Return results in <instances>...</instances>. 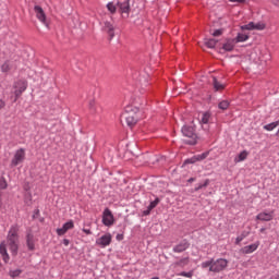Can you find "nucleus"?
I'll return each mask as SVG.
<instances>
[{"label": "nucleus", "instance_id": "f257e3e1", "mask_svg": "<svg viewBox=\"0 0 279 279\" xmlns=\"http://www.w3.org/2000/svg\"><path fill=\"white\" fill-rule=\"evenodd\" d=\"M19 227L17 226H13L11 227L8 238H7V242L3 241L0 244V254L2 256V260H4V263H10V255L8 254V247L12 254V256H16V254H19Z\"/></svg>", "mask_w": 279, "mask_h": 279}, {"label": "nucleus", "instance_id": "f03ea898", "mask_svg": "<svg viewBox=\"0 0 279 279\" xmlns=\"http://www.w3.org/2000/svg\"><path fill=\"white\" fill-rule=\"evenodd\" d=\"M228 259L226 258H210L201 264L202 269H208L211 274H221L228 268Z\"/></svg>", "mask_w": 279, "mask_h": 279}, {"label": "nucleus", "instance_id": "7ed1b4c3", "mask_svg": "<svg viewBox=\"0 0 279 279\" xmlns=\"http://www.w3.org/2000/svg\"><path fill=\"white\" fill-rule=\"evenodd\" d=\"M138 112L140 110L137 107L129 105L125 107L121 119H124L126 121V125H129V128H133V125H136V123H138Z\"/></svg>", "mask_w": 279, "mask_h": 279}, {"label": "nucleus", "instance_id": "20e7f679", "mask_svg": "<svg viewBox=\"0 0 279 279\" xmlns=\"http://www.w3.org/2000/svg\"><path fill=\"white\" fill-rule=\"evenodd\" d=\"M181 132L183 136L190 138V141H187L189 145H195V143H197V134H195V129L193 126L185 125L181 129Z\"/></svg>", "mask_w": 279, "mask_h": 279}, {"label": "nucleus", "instance_id": "39448f33", "mask_svg": "<svg viewBox=\"0 0 279 279\" xmlns=\"http://www.w3.org/2000/svg\"><path fill=\"white\" fill-rule=\"evenodd\" d=\"M15 100L27 90V81L19 80L13 84Z\"/></svg>", "mask_w": 279, "mask_h": 279}, {"label": "nucleus", "instance_id": "423d86ee", "mask_svg": "<svg viewBox=\"0 0 279 279\" xmlns=\"http://www.w3.org/2000/svg\"><path fill=\"white\" fill-rule=\"evenodd\" d=\"M25 161V148H20L14 153V156L11 160V167H19L22 162Z\"/></svg>", "mask_w": 279, "mask_h": 279}, {"label": "nucleus", "instance_id": "0eeeda50", "mask_svg": "<svg viewBox=\"0 0 279 279\" xmlns=\"http://www.w3.org/2000/svg\"><path fill=\"white\" fill-rule=\"evenodd\" d=\"M265 23L263 22H250L248 24L242 25L241 29L244 32L246 29L247 32H263L265 29Z\"/></svg>", "mask_w": 279, "mask_h": 279}, {"label": "nucleus", "instance_id": "6e6552de", "mask_svg": "<svg viewBox=\"0 0 279 279\" xmlns=\"http://www.w3.org/2000/svg\"><path fill=\"white\" fill-rule=\"evenodd\" d=\"M34 11L38 21H40L45 27L49 28V22H47V15L45 14L43 8L40 5H35Z\"/></svg>", "mask_w": 279, "mask_h": 279}, {"label": "nucleus", "instance_id": "1a4fd4ad", "mask_svg": "<svg viewBox=\"0 0 279 279\" xmlns=\"http://www.w3.org/2000/svg\"><path fill=\"white\" fill-rule=\"evenodd\" d=\"M102 223L104 226H107V228L114 225V215H112V211H110L108 208H106L102 213Z\"/></svg>", "mask_w": 279, "mask_h": 279}, {"label": "nucleus", "instance_id": "9d476101", "mask_svg": "<svg viewBox=\"0 0 279 279\" xmlns=\"http://www.w3.org/2000/svg\"><path fill=\"white\" fill-rule=\"evenodd\" d=\"M112 243V234L106 233L96 240V245L99 247H108Z\"/></svg>", "mask_w": 279, "mask_h": 279}, {"label": "nucleus", "instance_id": "9b49d317", "mask_svg": "<svg viewBox=\"0 0 279 279\" xmlns=\"http://www.w3.org/2000/svg\"><path fill=\"white\" fill-rule=\"evenodd\" d=\"M119 12H121L123 19L130 16V0H124L123 2H118Z\"/></svg>", "mask_w": 279, "mask_h": 279}, {"label": "nucleus", "instance_id": "f8f14e48", "mask_svg": "<svg viewBox=\"0 0 279 279\" xmlns=\"http://www.w3.org/2000/svg\"><path fill=\"white\" fill-rule=\"evenodd\" d=\"M73 228H75V223L73 222V220H70V221L65 222L62 226V228L57 229V234H58V236H64V234H66V232H69V230H73Z\"/></svg>", "mask_w": 279, "mask_h": 279}, {"label": "nucleus", "instance_id": "ddd939ff", "mask_svg": "<svg viewBox=\"0 0 279 279\" xmlns=\"http://www.w3.org/2000/svg\"><path fill=\"white\" fill-rule=\"evenodd\" d=\"M269 60H271V54L267 50L262 52L258 59H254V61L260 64V66H267V62H269Z\"/></svg>", "mask_w": 279, "mask_h": 279}, {"label": "nucleus", "instance_id": "4468645a", "mask_svg": "<svg viewBox=\"0 0 279 279\" xmlns=\"http://www.w3.org/2000/svg\"><path fill=\"white\" fill-rule=\"evenodd\" d=\"M259 245H260V242L258 241L251 245H246L242 247V254H254V252L258 250Z\"/></svg>", "mask_w": 279, "mask_h": 279}, {"label": "nucleus", "instance_id": "2eb2a0df", "mask_svg": "<svg viewBox=\"0 0 279 279\" xmlns=\"http://www.w3.org/2000/svg\"><path fill=\"white\" fill-rule=\"evenodd\" d=\"M258 221H271L274 219V211H262L256 216Z\"/></svg>", "mask_w": 279, "mask_h": 279}, {"label": "nucleus", "instance_id": "dca6fc26", "mask_svg": "<svg viewBox=\"0 0 279 279\" xmlns=\"http://www.w3.org/2000/svg\"><path fill=\"white\" fill-rule=\"evenodd\" d=\"M191 244H189V242H186V240H183L182 242H180L178 245H175L173 247V252L177 254H180L182 252H186V250H189Z\"/></svg>", "mask_w": 279, "mask_h": 279}, {"label": "nucleus", "instance_id": "f3484780", "mask_svg": "<svg viewBox=\"0 0 279 279\" xmlns=\"http://www.w3.org/2000/svg\"><path fill=\"white\" fill-rule=\"evenodd\" d=\"M235 45H236V41L234 40V38L227 39L226 43L222 45V49L223 51H232Z\"/></svg>", "mask_w": 279, "mask_h": 279}, {"label": "nucleus", "instance_id": "a211bd4d", "mask_svg": "<svg viewBox=\"0 0 279 279\" xmlns=\"http://www.w3.org/2000/svg\"><path fill=\"white\" fill-rule=\"evenodd\" d=\"M104 29L105 32H107V34H109L110 38H114V26L112 25V23L105 22Z\"/></svg>", "mask_w": 279, "mask_h": 279}, {"label": "nucleus", "instance_id": "6ab92c4d", "mask_svg": "<svg viewBox=\"0 0 279 279\" xmlns=\"http://www.w3.org/2000/svg\"><path fill=\"white\" fill-rule=\"evenodd\" d=\"M233 40L235 41V44L245 43L250 40V35H247L246 33H238L236 37L233 38Z\"/></svg>", "mask_w": 279, "mask_h": 279}, {"label": "nucleus", "instance_id": "aec40b11", "mask_svg": "<svg viewBox=\"0 0 279 279\" xmlns=\"http://www.w3.org/2000/svg\"><path fill=\"white\" fill-rule=\"evenodd\" d=\"M248 156L247 150H243L241 151L235 158H234V162H243V160H246Z\"/></svg>", "mask_w": 279, "mask_h": 279}, {"label": "nucleus", "instance_id": "412c9836", "mask_svg": "<svg viewBox=\"0 0 279 279\" xmlns=\"http://www.w3.org/2000/svg\"><path fill=\"white\" fill-rule=\"evenodd\" d=\"M213 84H214L215 90H223V88H226V84L218 82L217 77L213 78Z\"/></svg>", "mask_w": 279, "mask_h": 279}, {"label": "nucleus", "instance_id": "4be33fe9", "mask_svg": "<svg viewBox=\"0 0 279 279\" xmlns=\"http://www.w3.org/2000/svg\"><path fill=\"white\" fill-rule=\"evenodd\" d=\"M209 122H210V113L209 112H204L201 117L202 125H208Z\"/></svg>", "mask_w": 279, "mask_h": 279}, {"label": "nucleus", "instance_id": "5701e85b", "mask_svg": "<svg viewBox=\"0 0 279 279\" xmlns=\"http://www.w3.org/2000/svg\"><path fill=\"white\" fill-rule=\"evenodd\" d=\"M278 125H279V120L264 125V130H266L267 132H274V130H276V128H278Z\"/></svg>", "mask_w": 279, "mask_h": 279}, {"label": "nucleus", "instance_id": "b1692460", "mask_svg": "<svg viewBox=\"0 0 279 279\" xmlns=\"http://www.w3.org/2000/svg\"><path fill=\"white\" fill-rule=\"evenodd\" d=\"M26 243H27L28 250H34L35 248L34 235L33 234H27Z\"/></svg>", "mask_w": 279, "mask_h": 279}, {"label": "nucleus", "instance_id": "393cba45", "mask_svg": "<svg viewBox=\"0 0 279 279\" xmlns=\"http://www.w3.org/2000/svg\"><path fill=\"white\" fill-rule=\"evenodd\" d=\"M206 47H208V49H215V47H217V40L216 39H207L205 41Z\"/></svg>", "mask_w": 279, "mask_h": 279}, {"label": "nucleus", "instance_id": "a878e982", "mask_svg": "<svg viewBox=\"0 0 279 279\" xmlns=\"http://www.w3.org/2000/svg\"><path fill=\"white\" fill-rule=\"evenodd\" d=\"M229 106H230V102L228 100H222L219 102L218 108L220 110H228Z\"/></svg>", "mask_w": 279, "mask_h": 279}, {"label": "nucleus", "instance_id": "bb28decb", "mask_svg": "<svg viewBox=\"0 0 279 279\" xmlns=\"http://www.w3.org/2000/svg\"><path fill=\"white\" fill-rule=\"evenodd\" d=\"M21 274H23V270L15 269V270H10L9 276L11 278H19V276H21Z\"/></svg>", "mask_w": 279, "mask_h": 279}, {"label": "nucleus", "instance_id": "cd10ccee", "mask_svg": "<svg viewBox=\"0 0 279 279\" xmlns=\"http://www.w3.org/2000/svg\"><path fill=\"white\" fill-rule=\"evenodd\" d=\"M107 10H108L109 12H111V14H114V13L117 12V5H114L113 2H109V3L107 4Z\"/></svg>", "mask_w": 279, "mask_h": 279}, {"label": "nucleus", "instance_id": "c85d7f7f", "mask_svg": "<svg viewBox=\"0 0 279 279\" xmlns=\"http://www.w3.org/2000/svg\"><path fill=\"white\" fill-rule=\"evenodd\" d=\"M158 204H160V198H155V201L150 202V204L148 205L149 210H154V208H156V206H158Z\"/></svg>", "mask_w": 279, "mask_h": 279}, {"label": "nucleus", "instance_id": "c756f323", "mask_svg": "<svg viewBox=\"0 0 279 279\" xmlns=\"http://www.w3.org/2000/svg\"><path fill=\"white\" fill-rule=\"evenodd\" d=\"M178 276H181L182 278H193V270L190 271H181L178 274Z\"/></svg>", "mask_w": 279, "mask_h": 279}, {"label": "nucleus", "instance_id": "7c9ffc66", "mask_svg": "<svg viewBox=\"0 0 279 279\" xmlns=\"http://www.w3.org/2000/svg\"><path fill=\"white\" fill-rule=\"evenodd\" d=\"M149 76H140L138 78V83L141 84V86H147Z\"/></svg>", "mask_w": 279, "mask_h": 279}, {"label": "nucleus", "instance_id": "2f4dec72", "mask_svg": "<svg viewBox=\"0 0 279 279\" xmlns=\"http://www.w3.org/2000/svg\"><path fill=\"white\" fill-rule=\"evenodd\" d=\"M195 162H198L197 155L189 159H185L184 165H195Z\"/></svg>", "mask_w": 279, "mask_h": 279}, {"label": "nucleus", "instance_id": "473e14b6", "mask_svg": "<svg viewBox=\"0 0 279 279\" xmlns=\"http://www.w3.org/2000/svg\"><path fill=\"white\" fill-rule=\"evenodd\" d=\"M1 71L3 73H8L10 71V63L9 62H4L1 66Z\"/></svg>", "mask_w": 279, "mask_h": 279}, {"label": "nucleus", "instance_id": "72a5a7b5", "mask_svg": "<svg viewBox=\"0 0 279 279\" xmlns=\"http://www.w3.org/2000/svg\"><path fill=\"white\" fill-rule=\"evenodd\" d=\"M206 158H208V153H203L201 155H196V159L199 161L202 160H206Z\"/></svg>", "mask_w": 279, "mask_h": 279}, {"label": "nucleus", "instance_id": "f704fd0d", "mask_svg": "<svg viewBox=\"0 0 279 279\" xmlns=\"http://www.w3.org/2000/svg\"><path fill=\"white\" fill-rule=\"evenodd\" d=\"M179 266L184 267L185 265H189V257L182 258L179 263Z\"/></svg>", "mask_w": 279, "mask_h": 279}, {"label": "nucleus", "instance_id": "c9c22d12", "mask_svg": "<svg viewBox=\"0 0 279 279\" xmlns=\"http://www.w3.org/2000/svg\"><path fill=\"white\" fill-rule=\"evenodd\" d=\"M0 189H8V182H5V179H0Z\"/></svg>", "mask_w": 279, "mask_h": 279}, {"label": "nucleus", "instance_id": "e433bc0d", "mask_svg": "<svg viewBox=\"0 0 279 279\" xmlns=\"http://www.w3.org/2000/svg\"><path fill=\"white\" fill-rule=\"evenodd\" d=\"M223 34V29H216L215 32L211 33V36H221Z\"/></svg>", "mask_w": 279, "mask_h": 279}, {"label": "nucleus", "instance_id": "4c0bfd02", "mask_svg": "<svg viewBox=\"0 0 279 279\" xmlns=\"http://www.w3.org/2000/svg\"><path fill=\"white\" fill-rule=\"evenodd\" d=\"M88 106H89V109H92L93 112H95V110H96V109H95V99L89 100Z\"/></svg>", "mask_w": 279, "mask_h": 279}, {"label": "nucleus", "instance_id": "58836bf2", "mask_svg": "<svg viewBox=\"0 0 279 279\" xmlns=\"http://www.w3.org/2000/svg\"><path fill=\"white\" fill-rule=\"evenodd\" d=\"M243 239H245V235H239V236L235 239V245H239V243H241V241H243Z\"/></svg>", "mask_w": 279, "mask_h": 279}, {"label": "nucleus", "instance_id": "ea45409f", "mask_svg": "<svg viewBox=\"0 0 279 279\" xmlns=\"http://www.w3.org/2000/svg\"><path fill=\"white\" fill-rule=\"evenodd\" d=\"M206 186H208V180H206L204 184L198 185V187L196 189V191H199V189H204V187H206Z\"/></svg>", "mask_w": 279, "mask_h": 279}, {"label": "nucleus", "instance_id": "a19ab883", "mask_svg": "<svg viewBox=\"0 0 279 279\" xmlns=\"http://www.w3.org/2000/svg\"><path fill=\"white\" fill-rule=\"evenodd\" d=\"M150 213H151V209H149V207H147V209L143 211V215H144V217H147L148 215H150Z\"/></svg>", "mask_w": 279, "mask_h": 279}, {"label": "nucleus", "instance_id": "79ce46f5", "mask_svg": "<svg viewBox=\"0 0 279 279\" xmlns=\"http://www.w3.org/2000/svg\"><path fill=\"white\" fill-rule=\"evenodd\" d=\"M231 3H245V0H229Z\"/></svg>", "mask_w": 279, "mask_h": 279}, {"label": "nucleus", "instance_id": "37998d69", "mask_svg": "<svg viewBox=\"0 0 279 279\" xmlns=\"http://www.w3.org/2000/svg\"><path fill=\"white\" fill-rule=\"evenodd\" d=\"M83 232L85 234H93V231H90V229H83Z\"/></svg>", "mask_w": 279, "mask_h": 279}, {"label": "nucleus", "instance_id": "c03bdc74", "mask_svg": "<svg viewBox=\"0 0 279 279\" xmlns=\"http://www.w3.org/2000/svg\"><path fill=\"white\" fill-rule=\"evenodd\" d=\"M69 243H70L69 239L63 240V245H65V247H69Z\"/></svg>", "mask_w": 279, "mask_h": 279}, {"label": "nucleus", "instance_id": "a18cd8bd", "mask_svg": "<svg viewBox=\"0 0 279 279\" xmlns=\"http://www.w3.org/2000/svg\"><path fill=\"white\" fill-rule=\"evenodd\" d=\"M2 108H5V102L0 99V110H1Z\"/></svg>", "mask_w": 279, "mask_h": 279}, {"label": "nucleus", "instance_id": "49530a36", "mask_svg": "<svg viewBox=\"0 0 279 279\" xmlns=\"http://www.w3.org/2000/svg\"><path fill=\"white\" fill-rule=\"evenodd\" d=\"M271 3H274V5H279V0H271Z\"/></svg>", "mask_w": 279, "mask_h": 279}, {"label": "nucleus", "instance_id": "de8ad7c7", "mask_svg": "<svg viewBox=\"0 0 279 279\" xmlns=\"http://www.w3.org/2000/svg\"><path fill=\"white\" fill-rule=\"evenodd\" d=\"M118 241H120V239H122V235H117Z\"/></svg>", "mask_w": 279, "mask_h": 279}, {"label": "nucleus", "instance_id": "09e8293b", "mask_svg": "<svg viewBox=\"0 0 279 279\" xmlns=\"http://www.w3.org/2000/svg\"><path fill=\"white\" fill-rule=\"evenodd\" d=\"M194 181H195V179H190V180H189V182H194Z\"/></svg>", "mask_w": 279, "mask_h": 279}, {"label": "nucleus", "instance_id": "8fccbe9b", "mask_svg": "<svg viewBox=\"0 0 279 279\" xmlns=\"http://www.w3.org/2000/svg\"><path fill=\"white\" fill-rule=\"evenodd\" d=\"M277 136H279V129H278V131H277Z\"/></svg>", "mask_w": 279, "mask_h": 279}, {"label": "nucleus", "instance_id": "3c124183", "mask_svg": "<svg viewBox=\"0 0 279 279\" xmlns=\"http://www.w3.org/2000/svg\"><path fill=\"white\" fill-rule=\"evenodd\" d=\"M0 267H1V262H0Z\"/></svg>", "mask_w": 279, "mask_h": 279}]
</instances>
